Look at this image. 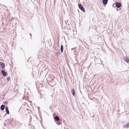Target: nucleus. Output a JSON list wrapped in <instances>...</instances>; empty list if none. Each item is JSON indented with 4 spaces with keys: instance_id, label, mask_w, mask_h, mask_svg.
<instances>
[{
    "instance_id": "obj_2",
    "label": "nucleus",
    "mask_w": 129,
    "mask_h": 129,
    "mask_svg": "<svg viewBox=\"0 0 129 129\" xmlns=\"http://www.w3.org/2000/svg\"><path fill=\"white\" fill-rule=\"evenodd\" d=\"M116 6L117 8H119L121 6V4L119 3H116Z\"/></svg>"
},
{
    "instance_id": "obj_1",
    "label": "nucleus",
    "mask_w": 129,
    "mask_h": 129,
    "mask_svg": "<svg viewBox=\"0 0 129 129\" xmlns=\"http://www.w3.org/2000/svg\"><path fill=\"white\" fill-rule=\"evenodd\" d=\"M78 7L79 9L83 12H85V10L83 7L80 4H78Z\"/></svg>"
},
{
    "instance_id": "obj_12",
    "label": "nucleus",
    "mask_w": 129,
    "mask_h": 129,
    "mask_svg": "<svg viewBox=\"0 0 129 129\" xmlns=\"http://www.w3.org/2000/svg\"><path fill=\"white\" fill-rule=\"evenodd\" d=\"M7 81L9 82V81L10 80V77H8L7 78Z\"/></svg>"
},
{
    "instance_id": "obj_6",
    "label": "nucleus",
    "mask_w": 129,
    "mask_h": 129,
    "mask_svg": "<svg viewBox=\"0 0 129 129\" xmlns=\"http://www.w3.org/2000/svg\"><path fill=\"white\" fill-rule=\"evenodd\" d=\"M54 119L55 120L57 121H58L59 120V117L58 116H56L55 117Z\"/></svg>"
},
{
    "instance_id": "obj_7",
    "label": "nucleus",
    "mask_w": 129,
    "mask_h": 129,
    "mask_svg": "<svg viewBox=\"0 0 129 129\" xmlns=\"http://www.w3.org/2000/svg\"><path fill=\"white\" fill-rule=\"evenodd\" d=\"M5 109H6V112L8 114H9V112L8 110V108L7 107H5Z\"/></svg>"
},
{
    "instance_id": "obj_11",
    "label": "nucleus",
    "mask_w": 129,
    "mask_h": 129,
    "mask_svg": "<svg viewBox=\"0 0 129 129\" xmlns=\"http://www.w3.org/2000/svg\"><path fill=\"white\" fill-rule=\"evenodd\" d=\"M72 94L74 96L75 95V92L74 90V89H73L72 90Z\"/></svg>"
},
{
    "instance_id": "obj_10",
    "label": "nucleus",
    "mask_w": 129,
    "mask_h": 129,
    "mask_svg": "<svg viewBox=\"0 0 129 129\" xmlns=\"http://www.w3.org/2000/svg\"><path fill=\"white\" fill-rule=\"evenodd\" d=\"M60 49H61V52L62 53L63 52V46L62 45H61Z\"/></svg>"
},
{
    "instance_id": "obj_3",
    "label": "nucleus",
    "mask_w": 129,
    "mask_h": 129,
    "mask_svg": "<svg viewBox=\"0 0 129 129\" xmlns=\"http://www.w3.org/2000/svg\"><path fill=\"white\" fill-rule=\"evenodd\" d=\"M0 66H1L2 69H4L5 66V64L3 62H0Z\"/></svg>"
},
{
    "instance_id": "obj_13",
    "label": "nucleus",
    "mask_w": 129,
    "mask_h": 129,
    "mask_svg": "<svg viewBox=\"0 0 129 129\" xmlns=\"http://www.w3.org/2000/svg\"><path fill=\"white\" fill-rule=\"evenodd\" d=\"M125 61L127 62H129V59L128 58H126L125 59Z\"/></svg>"
},
{
    "instance_id": "obj_5",
    "label": "nucleus",
    "mask_w": 129,
    "mask_h": 129,
    "mask_svg": "<svg viewBox=\"0 0 129 129\" xmlns=\"http://www.w3.org/2000/svg\"><path fill=\"white\" fill-rule=\"evenodd\" d=\"M103 4L104 5H106L108 2V0H102Z\"/></svg>"
},
{
    "instance_id": "obj_4",
    "label": "nucleus",
    "mask_w": 129,
    "mask_h": 129,
    "mask_svg": "<svg viewBox=\"0 0 129 129\" xmlns=\"http://www.w3.org/2000/svg\"><path fill=\"white\" fill-rule=\"evenodd\" d=\"M2 73L4 76H6L7 73L4 70H3L2 71Z\"/></svg>"
},
{
    "instance_id": "obj_9",
    "label": "nucleus",
    "mask_w": 129,
    "mask_h": 129,
    "mask_svg": "<svg viewBox=\"0 0 129 129\" xmlns=\"http://www.w3.org/2000/svg\"><path fill=\"white\" fill-rule=\"evenodd\" d=\"M123 127L124 128L129 127V123H127L126 125H124Z\"/></svg>"
},
{
    "instance_id": "obj_8",
    "label": "nucleus",
    "mask_w": 129,
    "mask_h": 129,
    "mask_svg": "<svg viewBox=\"0 0 129 129\" xmlns=\"http://www.w3.org/2000/svg\"><path fill=\"white\" fill-rule=\"evenodd\" d=\"M5 108V106L4 105H2L1 107V109L2 110H4Z\"/></svg>"
}]
</instances>
